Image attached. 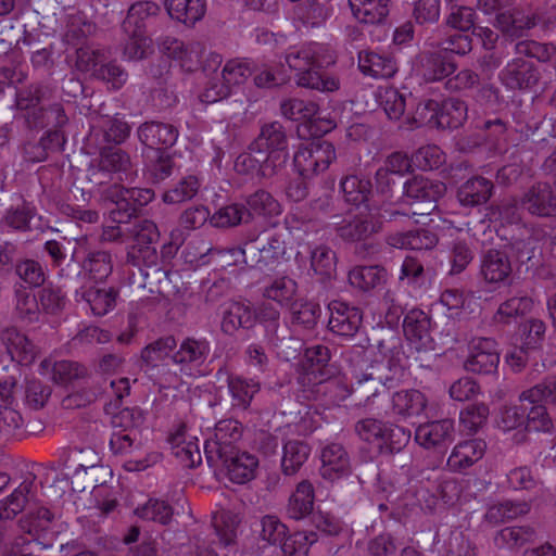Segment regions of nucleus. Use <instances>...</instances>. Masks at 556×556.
I'll use <instances>...</instances> for the list:
<instances>
[{
  "label": "nucleus",
  "instance_id": "nucleus-61",
  "mask_svg": "<svg viewBox=\"0 0 556 556\" xmlns=\"http://www.w3.org/2000/svg\"><path fill=\"white\" fill-rule=\"evenodd\" d=\"M532 306L531 298L527 295L513 296L498 306L494 319L497 323L508 325L511 318L526 315L532 309Z\"/></svg>",
  "mask_w": 556,
  "mask_h": 556
},
{
  "label": "nucleus",
  "instance_id": "nucleus-46",
  "mask_svg": "<svg viewBox=\"0 0 556 556\" xmlns=\"http://www.w3.org/2000/svg\"><path fill=\"white\" fill-rule=\"evenodd\" d=\"M538 538L536 530L531 526L506 527L494 535V545L498 548L515 549L533 543Z\"/></svg>",
  "mask_w": 556,
  "mask_h": 556
},
{
  "label": "nucleus",
  "instance_id": "nucleus-44",
  "mask_svg": "<svg viewBox=\"0 0 556 556\" xmlns=\"http://www.w3.org/2000/svg\"><path fill=\"white\" fill-rule=\"evenodd\" d=\"M349 283L363 292H369L387 281V270L379 265L355 266L348 275Z\"/></svg>",
  "mask_w": 556,
  "mask_h": 556
},
{
  "label": "nucleus",
  "instance_id": "nucleus-24",
  "mask_svg": "<svg viewBox=\"0 0 556 556\" xmlns=\"http://www.w3.org/2000/svg\"><path fill=\"white\" fill-rule=\"evenodd\" d=\"M55 88L46 83H33L15 91L14 108L22 112V117L55 98Z\"/></svg>",
  "mask_w": 556,
  "mask_h": 556
},
{
  "label": "nucleus",
  "instance_id": "nucleus-37",
  "mask_svg": "<svg viewBox=\"0 0 556 556\" xmlns=\"http://www.w3.org/2000/svg\"><path fill=\"white\" fill-rule=\"evenodd\" d=\"M495 25L507 36L520 37L523 30L536 25V16L534 14H526L523 10L514 8L497 13Z\"/></svg>",
  "mask_w": 556,
  "mask_h": 556
},
{
  "label": "nucleus",
  "instance_id": "nucleus-36",
  "mask_svg": "<svg viewBox=\"0 0 556 556\" xmlns=\"http://www.w3.org/2000/svg\"><path fill=\"white\" fill-rule=\"evenodd\" d=\"M143 157L144 174L151 182L160 184L173 174L175 162L167 150H147Z\"/></svg>",
  "mask_w": 556,
  "mask_h": 556
},
{
  "label": "nucleus",
  "instance_id": "nucleus-48",
  "mask_svg": "<svg viewBox=\"0 0 556 556\" xmlns=\"http://www.w3.org/2000/svg\"><path fill=\"white\" fill-rule=\"evenodd\" d=\"M282 452L281 470L286 476H294L308 459L311 446L301 440H289Z\"/></svg>",
  "mask_w": 556,
  "mask_h": 556
},
{
  "label": "nucleus",
  "instance_id": "nucleus-40",
  "mask_svg": "<svg viewBox=\"0 0 556 556\" xmlns=\"http://www.w3.org/2000/svg\"><path fill=\"white\" fill-rule=\"evenodd\" d=\"M54 514L47 507L39 506L30 508L20 520L18 528L24 534L30 536L33 543L51 528Z\"/></svg>",
  "mask_w": 556,
  "mask_h": 556
},
{
  "label": "nucleus",
  "instance_id": "nucleus-64",
  "mask_svg": "<svg viewBox=\"0 0 556 556\" xmlns=\"http://www.w3.org/2000/svg\"><path fill=\"white\" fill-rule=\"evenodd\" d=\"M318 536L313 531H298L287 535L281 544L285 556H308L311 546L316 543Z\"/></svg>",
  "mask_w": 556,
  "mask_h": 556
},
{
  "label": "nucleus",
  "instance_id": "nucleus-17",
  "mask_svg": "<svg viewBox=\"0 0 556 556\" xmlns=\"http://www.w3.org/2000/svg\"><path fill=\"white\" fill-rule=\"evenodd\" d=\"M501 78L509 89L527 90L538 85L540 72L532 61L517 58L505 66Z\"/></svg>",
  "mask_w": 556,
  "mask_h": 556
},
{
  "label": "nucleus",
  "instance_id": "nucleus-49",
  "mask_svg": "<svg viewBox=\"0 0 556 556\" xmlns=\"http://www.w3.org/2000/svg\"><path fill=\"white\" fill-rule=\"evenodd\" d=\"M178 341L172 334L161 337L149 343L141 350L142 367L146 369L157 367V363L166 357L172 358V354L177 349Z\"/></svg>",
  "mask_w": 556,
  "mask_h": 556
},
{
  "label": "nucleus",
  "instance_id": "nucleus-32",
  "mask_svg": "<svg viewBox=\"0 0 556 556\" xmlns=\"http://www.w3.org/2000/svg\"><path fill=\"white\" fill-rule=\"evenodd\" d=\"M161 13V7L152 1H138L130 5L127 15L122 23L125 34H146L147 21L157 16Z\"/></svg>",
  "mask_w": 556,
  "mask_h": 556
},
{
  "label": "nucleus",
  "instance_id": "nucleus-13",
  "mask_svg": "<svg viewBox=\"0 0 556 556\" xmlns=\"http://www.w3.org/2000/svg\"><path fill=\"white\" fill-rule=\"evenodd\" d=\"M257 467L255 455L239 450L222 456L218 466L214 468L225 472L233 483L243 484L254 479Z\"/></svg>",
  "mask_w": 556,
  "mask_h": 556
},
{
  "label": "nucleus",
  "instance_id": "nucleus-60",
  "mask_svg": "<svg viewBox=\"0 0 556 556\" xmlns=\"http://www.w3.org/2000/svg\"><path fill=\"white\" fill-rule=\"evenodd\" d=\"M96 160L112 175L125 173L131 165L128 153L116 146L101 147L99 149V157Z\"/></svg>",
  "mask_w": 556,
  "mask_h": 556
},
{
  "label": "nucleus",
  "instance_id": "nucleus-25",
  "mask_svg": "<svg viewBox=\"0 0 556 556\" xmlns=\"http://www.w3.org/2000/svg\"><path fill=\"white\" fill-rule=\"evenodd\" d=\"M485 451L486 443L482 439H471L459 442L454 446L448 456L447 466L454 472H464L482 459Z\"/></svg>",
  "mask_w": 556,
  "mask_h": 556
},
{
  "label": "nucleus",
  "instance_id": "nucleus-31",
  "mask_svg": "<svg viewBox=\"0 0 556 556\" xmlns=\"http://www.w3.org/2000/svg\"><path fill=\"white\" fill-rule=\"evenodd\" d=\"M353 16L363 24L382 25L389 16L390 0H349Z\"/></svg>",
  "mask_w": 556,
  "mask_h": 556
},
{
  "label": "nucleus",
  "instance_id": "nucleus-11",
  "mask_svg": "<svg viewBox=\"0 0 556 556\" xmlns=\"http://www.w3.org/2000/svg\"><path fill=\"white\" fill-rule=\"evenodd\" d=\"M330 317L328 329L341 337H354L363 323V312L345 302L334 300L328 304Z\"/></svg>",
  "mask_w": 556,
  "mask_h": 556
},
{
  "label": "nucleus",
  "instance_id": "nucleus-42",
  "mask_svg": "<svg viewBox=\"0 0 556 556\" xmlns=\"http://www.w3.org/2000/svg\"><path fill=\"white\" fill-rule=\"evenodd\" d=\"M81 267L93 282H104L113 273L112 254L105 250H90L86 254Z\"/></svg>",
  "mask_w": 556,
  "mask_h": 556
},
{
  "label": "nucleus",
  "instance_id": "nucleus-41",
  "mask_svg": "<svg viewBox=\"0 0 556 556\" xmlns=\"http://www.w3.org/2000/svg\"><path fill=\"white\" fill-rule=\"evenodd\" d=\"M254 325L253 309L244 303L232 302L224 312L220 327L225 334L232 336L240 328L251 329Z\"/></svg>",
  "mask_w": 556,
  "mask_h": 556
},
{
  "label": "nucleus",
  "instance_id": "nucleus-33",
  "mask_svg": "<svg viewBox=\"0 0 556 556\" xmlns=\"http://www.w3.org/2000/svg\"><path fill=\"white\" fill-rule=\"evenodd\" d=\"M392 412L402 418L419 416L427 407L426 395L416 389L401 390L391 397Z\"/></svg>",
  "mask_w": 556,
  "mask_h": 556
},
{
  "label": "nucleus",
  "instance_id": "nucleus-39",
  "mask_svg": "<svg viewBox=\"0 0 556 556\" xmlns=\"http://www.w3.org/2000/svg\"><path fill=\"white\" fill-rule=\"evenodd\" d=\"M14 293V314L23 323L39 321L41 312L37 294L33 293L23 283H15Z\"/></svg>",
  "mask_w": 556,
  "mask_h": 556
},
{
  "label": "nucleus",
  "instance_id": "nucleus-16",
  "mask_svg": "<svg viewBox=\"0 0 556 556\" xmlns=\"http://www.w3.org/2000/svg\"><path fill=\"white\" fill-rule=\"evenodd\" d=\"M159 255L155 245L130 247L127 252L126 262L138 267L143 277L142 287H150L153 279L161 281L162 277L167 278L168 271L157 267Z\"/></svg>",
  "mask_w": 556,
  "mask_h": 556
},
{
  "label": "nucleus",
  "instance_id": "nucleus-1",
  "mask_svg": "<svg viewBox=\"0 0 556 556\" xmlns=\"http://www.w3.org/2000/svg\"><path fill=\"white\" fill-rule=\"evenodd\" d=\"M291 250L290 235L287 231L249 235L245 239L247 266L260 270H274L289 260Z\"/></svg>",
  "mask_w": 556,
  "mask_h": 556
},
{
  "label": "nucleus",
  "instance_id": "nucleus-2",
  "mask_svg": "<svg viewBox=\"0 0 556 556\" xmlns=\"http://www.w3.org/2000/svg\"><path fill=\"white\" fill-rule=\"evenodd\" d=\"M354 431L362 441L374 444L382 456H394L401 453L412 438L409 429L378 418H364L356 421Z\"/></svg>",
  "mask_w": 556,
  "mask_h": 556
},
{
  "label": "nucleus",
  "instance_id": "nucleus-26",
  "mask_svg": "<svg viewBox=\"0 0 556 556\" xmlns=\"http://www.w3.org/2000/svg\"><path fill=\"white\" fill-rule=\"evenodd\" d=\"M118 291L111 288H99L97 286H81L75 291L77 302H86L93 315L103 316L115 307Z\"/></svg>",
  "mask_w": 556,
  "mask_h": 556
},
{
  "label": "nucleus",
  "instance_id": "nucleus-8",
  "mask_svg": "<svg viewBox=\"0 0 556 556\" xmlns=\"http://www.w3.org/2000/svg\"><path fill=\"white\" fill-rule=\"evenodd\" d=\"M520 205L531 216H556V188L547 181H536L522 193Z\"/></svg>",
  "mask_w": 556,
  "mask_h": 556
},
{
  "label": "nucleus",
  "instance_id": "nucleus-58",
  "mask_svg": "<svg viewBox=\"0 0 556 556\" xmlns=\"http://www.w3.org/2000/svg\"><path fill=\"white\" fill-rule=\"evenodd\" d=\"M135 514L143 520L167 526L173 520L174 508L163 500L150 498L144 505L137 507Z\"/></svg>",
  "mask_w": 556,
  "mask_h": 556
},
{
  "label": "nucleus",
  "instance_id": "nucleus-9",
  "mask_svg": "<svg viewBox=\"0 0 556 556\" xmlns=\"http://www.w3.org/2000/svg\"><path fill=\"white\" fill-rule=\"evenodd\" d=\"M454 420L443 418L420 424L415 430L414 440L426 450L443 451L454 441Z\"/></svg>",
  "mask_w": 556,
  "mask_h": 556
},
{
  "label": "nucleus",
  "instance_id": "nucleus-52",
  "mask_svg": "<svg viewBox=\"0 0 556 556\" xmlns=\"http://www.w3.org/2000/svg\"><path fill=\"white\" fill-rule=\"evenodd\" d=\"M53 382L60 386H67L89 377L88 368L76 361L62 359L54 362L51 368Z\"/></svg>",
  "mask_w": 556,
  "mask_h": 556
},
{
  "label": "nucleus",
  "instance_id": "nucleus-50",
  "mask_svg": "<svg viewBox=\"0 0 556 556\" xmlns=\"http://www.w3.org/2000/svg\"><path fill=\"white\" fill-rule=\"evenodd\" d=\"M340 188L345 202L353 205H361L367 202L372 191L371 181L358 175L343 177L340 181Z\"/></svg>",
  "mask_w": 556,
  "mask_h": 556
},
{
  "label": "nucleus",
  "instance_id": "nucleus-21",
  "mask_svg": "<svg viewBox=\"0 0 556 556\" xmlns=\"http://www.w3.org/2000/svg\"><path fill=\"white\" fill-rule=\"evenodd\" d=\"M403 331L417 350L432 349L431 318L422 309L413 308L404 317Z\"/></svg>",
  "mask_w": 556,
  "mask_h": 556
},
{
  "label": "nucleus",
  "instance_id": "nucleus-7",
  "mask_svg": "<svg viewBox=\"0 0 556 556\" xmlns=\"http://www.w3.org/2000/svg\"><path fill=\"white\" fill-rule=\"evenodd\" d=\"M381 223L372 216L363 214H349L339 223H334L336 235L344 242H364L362 248L366 251L374 250L372 243H367L369 238L379 232Z\"/></svg>",
  "mask_w": 556,
  "mask_h": 556
},
{
  "label": "nucleus",
  "instance_id": "nucleus-57",
  "mask_svg": "<svg viewBox=\"0 0 556 556\" xmlns=\"http://www.w3.org/2000/svg\"><path fill=\"white\" fill-rule=\"evenodd\" d=\"M520 345L522 349L536 352L545 341L546 326L543 320L530 318L519 326Z\"/></svg>",
  "mask_w": 556,
  "mask_h": 556
},
{
  "label": "nucleus",
  "instance_id": "nucleus-55",
  "mask_svg": "<svg viewBox=\"0 0 556 556\" xmlns=\"http://www.w3.org/2000/svg\"><path fill=\"white\" fill-rule=\"evenodd\" d=\"M321 315L318 303L308 300L294 301L291 304V321L293 325L312 330L316 327Z\"/></svg>",
  "mask_w": 556,
  "mask_h": 556
},
{
  "label": "nucleus",
  "instance_id": "nucleus-18",
  "mask_svg": "<svg viewBox=\"0 0 556 556\" xmlns=\"http://www.w3.org/2000/svg\"><path fill=\"white\" fill-rule=\"evenodd\" d=\"M0 341L5 346L11 359L21 365H30L37 357V346L15 326L2 328Z\"/></svg>",
  "mask_w": 556,
  "mask_h": 556
},
{
  "label": "nucleus",
  "instance_id": "nucleus-15",
  "mask_svg": "<svg viewBox=\"0 0 556 556\" xmlns=\"http://www.w3.org/2000/svg\"><path fill=\"white\" fill-rule=\"evenodd\" d=\"M178 135L174 125L159 121L144 122L137 128L138 140L147 150H167L175 144Z\"/></svg>",
  "mask_w": 556,
  "mask_h": 556
},
{
  "label": "nucleus",
  "instance_id": "nucleus-27",
  "mask_svg": "<svg viewBox=\"0 0 556 556\" xmlns=\"http://www.w3.org/2000/svg\"><path fill=\"white\" fill-rule=\"evenodd\" d=\"M68 116L61 102L45 103L40 109L31 111L25 116V127L29 130L43 129L46 127L64 128L68 124Z\"/></svg>",
  "mask_w": 556,
  "mask_h": 556
},
{
  "label": "nucleus",
  "instance_id": "nucleus-5",
  "mask_svg": "<svg viewBox=\"0 0 556 556\" xmlns=\"http://www.w3.org/2000/svg\"><path fill=\"white\" fill-rule=\"evenodd\" d=\"M242 424L236 419L219 420L214 428V438L205 441L204 454L210 467L218 466L222 456L239 451L236 443L242 437Z\"/></svg>",
  "mask_w": 556,
  "mask_h": 556
},
{
  "label": "nucleus",
  "instance_id": "nucleus-12",
  "mask_svg": "<svg viewBox=\"0 0 556 556\" xmlns=\"http://www.w3.org/2000/svg\"><path fill=\"white\" fill-rule=\"evenodd\" d=\"M500 363L497 343L492 338L473 340L469 356L465 362L467 371L490 375L496 371Z\"/></svg>",
  "mask_w": 556,
  "mask_h": 556
},
{
  "label": "nucleus",
  "instance_id": "nucleus-20",
  "mask_svg": "<svg viewBox=\"0 0 556 556\" xmlns=\"http://www.w3.org/2000/svg\"><path fill=\"white\" fill-rule=\"evenodd\" d=\"M494 190V182L491 179L476 175L464 181L457 188L456 199L463 207H478L489 202Z\"/></svg>",
  "mask_w": 556,
  "mask_h": 556
},
{
  "label": "nucleus",
  "instance_id": "nucleus-14",
  "mask_svg": "<svg viewBox=\"0 0 556 556\" xmlns=\"http://www.w3.org/2000/svg\"><path fill=\"white\" fill-rule=\"evenodd\" d=\"M405 359L406 356L402 345L393 344L381 361H375L369 365L372 369V379L383 381L384 384H388V388L394 387L405 375Z\"/></svg>",
  "mask_w": 556,
  "mask_h": 556
},
{
  "label": "nucleus",
  "instance_id": "nucleus-30",
  "mask_svg": "<svg viewBox=\"0 0 556 556\" xmlns=\"http://www.w3.org/2000/svg\"><path fill=\"white\" fill-rule=\"evenodd\" d=\"M358 68L364 75L374 78H391L397 71L396 62L392 56L370 50L358 52Z\"/></svg>",
  "mask_w": 556,
  "mask_h": 556
},
{
  "label": "nucleus",
  "instance_id": "nucleus-6",
  "mask_svg": "<svg viewBox=\"0 0 556 556\" xmlns=\"http://www.w3.org/2000/svg\"><path fill=\"white\" fill-rule=\"evenodd\" d=\"M403 194L412 204H420L421 214H430L438 207V201L445 194L446 186L439 180L415 175L406 180Z\"/></svg>",
  "mask_w": 556,
  "mask_h": 556
},
{
  "label": "nucleus",
  "instance_id": "nucleus-62",
  "mask_svg": "<svg viewBox=\"0 0 556 556\" xmlns=\"http://www.w3.org/2000/svg\"><path fill=\"white\" fill-rule=\"evenodd\" d=\"M14 273L28 289L43 286L47 278L43 266L33 258L18 260L15 263Z\"/></svg>",
  "mask_w": 556,
  "mask_h": 556
},
{
  "label": "nucleus",
  "instance_id": "nucleus-28",
  "mask_svg": "<svg viewBox=\"0 0 556 556\" xmlns=\"http://www.w3.org/2000/svg\"><path fill=\"white\" fill-rule=\"evenodd\" d=\"M159 51L173 59L181 62L182 66L199 61L202 52L200 42H190L186 45L184 41L172 36H161L156 39Z\"/></svg>",
  "mask_w": 556,
  "mask_h": 556
},
{
  "label": "nucleus",
  "instance_id": "nucleus-3",
  "mask_svg": "<svg viewBox=\"0 0 556 556\" xmlns=\"http://www.w3.org/2000/svg\"><path fill=\"white\" fill-rule=\"evenodd\" d=\"M319 46L303 48L287 54L286 62L296 72V83L301 87L315 89L321 92H333L340 88L337 77L320 71L323 62L318 56Z\"/></svg>",
  "mask_w": 556,
  "mask_h": 556
},
{
  "label": "nucleus",
  "instance_id": "nucleus-35",
  "mask_svg": "<svg viewBox=\"0 0 556 556\" xmlns=\"http://www.w3.org/2000/svg\"><path fill=\"white\" fill-rule=\"evenodd\" d=\"M164 5L172 20L186 26L201 21L206 10L203 0H165Z\"/></svg>",
  "mask_w": 556,
  "mask_h": 556
},
{
  "label": "nucleus",
  "instance_id": "nucleus-53",
  "mask_svg": "<svg viewBox=\"0 0 556 556\" xmlns=\"http://www.w3.org/2000/svg\"><path fill=\"white\" fill-rule=\"evenodd\" d=\"M519 400L529 404L556 406V375L547 376L532 388L522 391Z\"/></svg>",
  "mask_w": 556,
  "mask_h": 556
},
{
  "label": "nucleus",
  "instance_id": "nucleus-45",
  "mask_svg": "<svg viewBox=\"0 0 556 556\" xmlns=\"http://www.w3.org/2000/svg\"><path fill=\"white\" fill-rule=\"evenodd\" d=\"M227 386L231 395V405L247 410L256 393L260 392L261 386L254 379H247L241 376L229 375Z\"/></svg>",
  "mask_w": 556,
  "mask_h": 556
},
{
  "label": "nucleus",
  "instance_id": "nucleus-22",
  "mask_svg": "<svg viewBox=\"0 0 556 556\" xmlns=\"http://www.w3.org/2000/svg\"><path fill=\"white\" fill-rule=\"evenodd\" d=\"M320 475L324 479L334 481L351 472V459L341 443H329L320 453Z\"/></svg>",
  "mask_w": 556,
  "mask_h": 556
},
{
  "label": "nucleus",
  "instance_id": "nucleus-38",
  "mask_svg": "<svg viewBox=\"0 0 556 556\" xmlns=\"http://www.w3.org/2000/svg\"><path fill=\"white\" fill-rule=\"evenodd\" d=\"M439 238L437 233L428 228H417L406 232L390 236V245L399 249L430 250L437 245Z\"/></svg>",
  "mask_w": 556,
  "mask_h": 556
},
{
  "label": "nucleus",
  "instance_id": "nucleus-51",
  "mask_svg": "<svg viewBox=\"0 0 556 556\" xmlns=\"http://www.w3.org/2000/svg\"><path fill=\"white\" fill-rule=\"evenodd\" d=\"M467 118V104L459 99L448 98L441 102L437 128L457 129Z\"/></svg>",
  "mask_w": 556,
  "mask_h": 556
},
{
  "label": "nucleus",
  "instance_id": "nucleus-29",
  "mask_svg": "<svg viewBox=\"0 0 556 556\" xmlns=\"http://www.w3.org/2000/svg\"><path fill=\"white\" fill-rule=\"evenodd\" d=\"M102 200L113 205L110 208V218L116 224H127L138 212L134 204L125 194V188L114 184L106 188L102 193Z\"/></svg>",
  "mask_w": 556,
  "mask_h": 556
},
{
  "label": "nucleus",
  "instance_id": "nucleus-19",
  "mask_svg": "<svg viewBox=\"0 0 556 556\" xmlns=\"http://www.w3.org/2000/svg\"><path fill=\"white\" fill-rule=\"evenodd\" d=\"M211 353V344L206 338L185 337L172 354V362L182 368L202 366Z\"/></svg>",
  "mask_w": 556,
  "mask_h": 556
},
{
  "label": "nucleus",
  "instance_id": "nucleus-43",
  "mask_svg": "<svg viewBox=\"0 0 556 556\" xmlns=\"http://www.w3.org/2000/svg\"><path fill=\"white\" fill-rule=\"evenodd\" d=\"M172 454L188 468H193L201 464L202 456L197 442L186 441L185 426H181L175 433L168 438Z\"/></svg>",
  "mask_w": 556,
  "mask_h": 556
},
{
  "label": "nucleus",
  "instance_id": "nucleus-59",
  "mask_svg": "<svg viewBox=\"0 0 556 556\" xmlns=\"http://www.w3.org/2000/svg\"><path fill=\"white\" fill-rule=\"evenodd\" d=\"M29 483H21L9 496L0 501V519L12 520L24 510L28 503Z\"/></svg>",
  "mask_w": 556,
  "mask_h": 556
},
{
  "label": "nucleus",
  "instance_id": "nucleus-34",
  "mask_svg": "<svg viewBox=\"0 0 556 556\" xmlns=\"http://www.w3.org/2000/svg\"><path fill=\"white\" fill-rule=\"evenodd\" d=\"M314 501L315 492L313 484L308 480H302L289 497L287 515L294 520L309 517L314 511Z\"/></svg>",
  "mask_w": 556,
  "mask_h": 556
},
{
  "label": "nucleus",
  "instance_id": "nucleus-4",
  "mask_svg": "<svg viewBox=\"0 0 556 556\" xmlns=\"http://www.w3.org/2000/svg\"><path fill=\"white\" fill-rule=\"evenodd\" d=\"M251 151L260 153L267 160L271 169L280 172L289 161V140L287 130L278 122L265 123L261 126L257 137L249 144Z\"/></svg>",
  "mask_w": 556,
  "mask_h": 556
},
{
  "label": "nucleus",
  "instance_id": "nucleus-54",
  "mask_svg": "<svg viewBox=\"0 0 556 556\" xmlns=\"http://www.w3.org/2000/svg\"><path fill=\"white\" fill-rule=\"evenodd\" d=\"M251 219L252 213L245 204L231 203L215 212L211 217V223L216 227L227 228L248 224Z\"/></svg>",
  "mask_w": 556,
  "mask_h": 556
},
{
  "label": "nucleus",
  "instance_id": "nucleus-63",
  "mask_svg": "<svg viewBox=\"0 0 556 556\" xmlns=\"http://www.w3.org/2000/svg\"><path fill=\"white\" fill-rule=\"evenodd\" d=\"M247 207L252 216L273 217L280 214L279 202L267 191L260 189L247 198Z\"/></svg>",
  "mask_w": 556,
  "mask_h": 556
},
{
  "label": "nucleus",
  "instance_id": "nucleus-23",
  "mask_svg": "<svg viewBox=\"0 0 556 556\" xmlns=\"http://www.w3.org/2000/svg\"><path fill=\"white\" fill-rule=\"evenodd\" d=\"M419 66L420 74L427 83L443 80L457 68L454 59L443 50L422 52L419 58Z\"/></svg>",
  "mask_w": 556,
  "mask_h": 556
},
{
  "label": "nucleus",
  "instance_id": "nucleus-47",
  "mask_svg": "<svg viewBox=\"0 0 556 556\" xmlns=\"http://www.w3.org/2000/svg\"><path fill=\"white\" fill-rule=\"evenodd\" d=\"M311 268L324 285L329 283L336 276L337 256L334 251L325 244H319L311 251Z\"/></svg>",
  "mask_w": 556,
  "mask_h": 556
},
{
  "label": "nucleus",
  "instance_id": "nucleus-10",
  "mask_svg": "<svg viewBox=\"0 0 556 556\" xmlns=\"http://www.w3.org/2000/svg\"><path fill=\"white\" fill-rule=\"evenodd\" d=\"M513 274L509 255L498 249L484 251L480 258L479 275L488 285L498 288L508 283Z\"/></svg>",
  "mask_w": 556,
  "mask_h": 556
},
{
  "label": "nucleus",
  "instance_id": "nucleus-56",
  "mask_svg": "<svg viewBox=\"0 0 556 556\" xmlns=\"http://www.w3.org/2000/svg\"><path fill=\"white\" fill-rule=\"evenodd\" d=\"M371 374L372 369L368 366L365 371L355 376L356 381L353 384V392L359 397H364L367 405L374 403L375 397L388 395L384 390V388H388V384H384L383 381L372 379L374 375Z\"/></svg>",
  "mask_w": 556,
  "mask_h": 556
}]
</instances>
